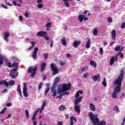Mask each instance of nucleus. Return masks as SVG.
Returning a JSON list of instances; mask_svg holds the SVG:
<instances>
[{
    "mask_svg": "<svg viewBox=\"0 0 125 125\" xmlns=\"http://www.w3.org/2000/svg\"><path fill=\"white\" fill-rule=\"evenodd\" d=\"M90 109L91 111H96V108L95 107V105L92 104H90Z\"/></svg>",
    "mask_w": 125,
    "mask_h": 125,
    "instance_id": "22",
    "label": "nucleus"
},
{
    "mask_svg": "<svg viewBox=\"0 0 125 125\" xmlns=\"http://www.w3.org/2000/svg\"><path fill=\"white\" fill-rule=\"evenodd\" d=\"M102 84L103 86L106 87L107 86V83H106V79L105 78H104V80L102 83Z\"/></svg>",
    "mask_w": 125,
    "mask_h": 125,
    "instance_id": "36",
    "label": "nucleus"
},
{
    "mask_svg": "<svg viewBox=\"0 0 125 125\" xmlns=\"http://www.w3.org/2000/svg\"><path fill=\"white\" fill-rule=\"evenodd\" d=\"M114 63H115V57H112L110 58L109 64L111 66H112V65H113V64H114Z\"/></svg>",
    "mask_w": 125,
    "mask_h": 125,
    "instance_id": "25",
    "label": "nucleus"
},
{
    "mask_svg": "<svg viewBox=\"0 0 125 125\" xmlns=\"http://www.w3.org/2000/svg\"><path fill=\"white\" fill-rule=\"evenodd\" d=\"M38 51H39V48H38V47H35L32 54V58H33V59L36 60L37 59V58H38V56H37V53Z\"/></svg>",
    "mask_w": 125,
    "mask_h": 125,
    "instance_id": "7",
    "label": "nucleus"
},
{
    "mask_svg": "<svg viewBox=\"0 0 125 125\" xmlns=\"http://www.w3.org/2000/svg\"><path fill=\"white\" fill-rule=\"evenodd\" d=\"M6 110V107L4 108L0 112V114H1V115H2V114H3V113H4V112H5Z\"/></svg>",
    "mask_w": 125,
    "mask_h": 125,
    "instance_id": "45",
    "label": "nucleus"
},
{
    "mask_svg": "<svg viewBox=\"0 0 125 125\" xmlns=\"http://www.w3.org/2000/svg\"><path fill=\"white\" fill-rule=\"evenodd\" d=\"M81 42L80 41H75L73 43V46L75 47L76 48L78 47V45H81Z\"/></svg>",
    "mask_w": 125,
    "mask_h": 125,
    "instance_id": "19",
    "label": "nucleus"
},
{
    "mask_svg": "<svg viewBox=\"0 0 125 125\" xmlns=\"http://www.w3.org/2000/svg\"><path fill=\"white\" fill-rule=\"evenodd\" d=\"M125 22H123L121 24V29H125Z\"/></svg>",
    "mask_w": 125,
    "mask_h": 125,
    "instance_id": "46",
    "label": "nucleus"
},
{
    "mask_svg": "<svg viewBox=\"0 0 125 125\" xmlns=\"http://www.w3.org/2000/svg\"><path fill=\"white\" fill-rule=\"evenodd\" d=\"M107 21L108 23H112V22H113V19H112V18H108L107 19Z\"/></svg>",
    "mask_w": 125,
    "mask_h": 125,
    "instance_id": "42",
    "label": "nucleus"
},
{
    "mask_svg": "<svg viewBox=\"0 0 125 125\" xmlns=\"http://www.w3.org/2000/svg\"><path fill=\"white\" fill-rule=\"evenodd\" d=\"M62 44L64 46H67V42H66V37H63L61 40Z\"/></svg>",
    "mask_w": 125,
    "mask_h": 125,
    "instance_id": "15",
    "label": "nucleus"
},
{
    "mask_svg": "<svg viewBox=\"0 0 125 125\" xmlns=\"http://www.w3.org/2000/svg\"><path fill=\"white\" fill-rule=\"evenodd\" d=\"M70 125H74V123H77V119L74 116H71L70 118Z\"/></svg>",
    "mask_w": 125,
    "mask_h": 125,
    "instance_id": "16",
    "label": "nucleus"
},
{
    "mask_svg": "<svg viewBox=\"0 0 125 125\" xmlns=\"http://www.w3.org/2000/svg\"><path fill=\"white\" fill-rule=\"evenodd\" d=\"M125 67L121 69V74L118 77H121V78H124V71H125Z\"/></svg>",
    "mask_w": 125,
    "mask_h": 125,
    "instance_id": "29",
    "label": "nucleus"
},
{
    "mask_svg": "<svg viewBox=\"0 0 125 125\" xmlns=\"http://www.w3.org/2000/svg\"><path fill=\"white\" fill-rule=\"evenodd\" d=\"M97 34H98V31L96 29H94L93 31V35L94 36H97Z\"/></svg>",
    "mask_w": 125,
    "mask_h": 125,
    "instance_id": "40",
    "label": "nucleus"
},
{
    "mask_svg": "<svg viewBox=\"0 0 125 125\" xmlns=\"http://www.w3.org/2000/svg\"><path fill=\"white\" fill-rule=\"evenodd\" d=\"M46 32L45 31H39L37 33V37H42L46 36Z\"/></svg>",
    "mask_w": 125,
    "mask_h": 125,
    "instance_id": "9",
    "label": "nucleus"
},
{
    "mask_svg": "<svg viewBox=\"0 0 125 125\" xmlns=\"http://www.w3.org/2000/svg\"><path fill=\"white\" fill-rule=\"evenodd\" d=\"M46 105V101H44L42 103V106L45 107Z\"/></svg>",
    "mask_w": 125,
    "mask_h": 125,
    "instance_id": "50",
    "label": "nucleus"
},
{
    "mask_svg": "<svg viewBox=\"0 0 125 125\" xmlns=\"http://www.w3.org/2000/svg\"><path fill=\"white\" fill-rule=\"evenodd\" d=\"M17 91L19 92L20 96L22 97V92L21 91V86L20 85L18 86Z\"/></svg>",
    "mask_w": 125,
    "mask_h": 125,
    "instance_id": "26",
    "label": "nucleus"
},
{
    "mask_svg": "<svg viewBox=\"0 0 125 125\" xmlns=\"http://www.w3.org/2000/svg\"><path fill=\"white\" fill-rule=\"evenodd\" d=\"M117 54L118 55H120L122 58H124V54H123L122 53H118Z\"/></svg>",
    "mask_w": 125,
    "mask_h": 125,
    "instance_id": "49",
    "label": "nucleus"
},
{
    "mask_svg": "<svg viewBox=\"0 0 125 125\" xmlns=\"http://www.w3.org/2000/svg\"><path fill=\"white\" fill-rule=\"evenodd\" d=\"M84 18V15H81L79 16L78 20H79V22H83V19Z\"/></svg>",
    "mask_w": 125,
    "mask_h": 125,
    "instance_id": "24",
    "label": "nucleus"
},
{
    "mask_svg": "<svg viewBox=\"0 0 125 125\" xmlns=\"http://www.w3.org/2000/svg\"><path fill=\"white\" fill-rule=\"evenodd\" d=\"M50 67L51 71H52L53 72L52 75H56L57 74H58L59 70L58 69V68L56 67V65L55 64V63H51Z\"/></svg>",
    "mask_w": 125,
    "mask_h": 125,
    "instance_id": "3",
    "label": "nucleus"
},
{
    "mask_svg": "<svg viewBox=\"0 0 125 125\" xmlns=\"http://www.w3.org/2000/svg\"><path fill=\"white\" fill-rule=\"evenodd\" d=\"M23 94L24 97H28V93H27V84L24 83L23 85Z\"/></svg>",
    "mask_w": 125,
    "mask_h": 125,
    "instance_id": "8",
    "label": "nucleus"
},
{
    "mask_svg": "<svg viewBox=\"0 0 125 125\" xmlns=\"http://www.w3.org/2000/svg\"><path fill=\"white\" fill-rule=\"evenodd\" d=\"M7 83L8 84V86H9V85H14V83H15V82H14V81H11Z\"/></svg>",
    "mask_w": 125,
    "mask_h": 125,
    "instance_id": "37",
    "label": "nucleus"
},
{
    "mask_svg": "<svg viewBox=\"0 0 125 125\" xmlns=\"http://www.w3.org/2000/svg\"><path fill=\"white\" fill-rule=\"evenodd\" d=\"M83 97H80L79 98L75 99L74 101V105H79V103H80Z\"/></svg>",
    "mask_w": 125,
    "mask_h": 125,
    "instance_id": "10",
    "label": "nucleus"
},
{
    "mask_svg": "<svg viewBox=\"0 0 125 125\" xmlns=\"http://www.w3.org/2000/svg\"><path fill=\"white\" fill-rule=\"evenodd\" d=\"M1 6H2V7L5 8V9H7L8 8L6 6H5V5L2 4V5H1Z\"/></svg>",
    "mask_w": 125,
    "mask_h": 125,
    "instance_id": "62",
    "label": "nucleus"
},
{
    "mask_svg": "<svg viewBox=\"0 0 125 125\" xmlns=\"http://www.w3.org/2000/svg\"><path fill=\"white\" fill-rule=\"evenodd\" d=\"M59 110L60 111H64V110H66V107L64 106L63 104H61L59 107Z\"/></svg>",
    "mask_w": 125,
    "mask_h": 125,
    "instance_id": "30",
    "label": "nucleus"
},
{
    "mask_svg": "<svg viewBox=\"0 0 125 125\" xmlns=\"http://www.w3.org/2000/svg\"><path fill=\"white\" fill-rule=\"evenodd\" d=\"M125 125V118L123 119V122L121 124V125Z\"/></svg>",
    "mask_w": 125,
    "mask_h": 125,
    "instance_id": "60",
    "label": "nucleus"
},
{
    "mask_svg": "<svg viewBox=\"0 0 125 125\" xmlns=\"http://www.w3.org/2000/svg\"><path fill=\"white\" fill-rule=\"evenodd\" d=\"M17 66H18V63H17L16 62H14L13 63V64L12 65V67H17Z\"/></svg>",
    "mask_w": 125,
    "mask_h": 125,
    "instance_id": "47",
    "label": "nucleus"
},
{
    "mask_svg": "<svg viewBox=\"0 0 125 125\" xmlns=\"http://www.w3.org/2000/svg\"><path fill=\"white\" fill-rule=\"evenodd\" d=\"M100 53L101 55H102V54H103L104 52H103V48H100Z\"/></svg>",
    "mask_w": 125,
    "mask_h": 125,
    "instance_id": "48",
    "label": "nucleus"
},
{
    "mask_svg": "<svg viewBox=\"0 0 125 125\" xmlns=\"http://www.w3.org/2000/svg\"><path fill=\"white\" fill-rule=\"evenodd\" d=\"M85 46L86 48H89V47H90V39H87V42H86Z\"/></svg>",
    "mask_w": 125,
    "mask_h": 125,
    "instance_id": "27",
    "label": "nucleus"
},
{
    "mask_svg": "<svg viewBox=\"0 0 125 125\" xmlns=\"http://www.w3.org/2000/svg\"><path fill=\"white\" fill-rule=\"evenodd\" d=\"M88 77H89V74H88V72H86L83 75V79H87Z\"/></svg>",
    "mask_w": 125,
    "mask_h": 125,
    "instance_id": "32",
    "label": "nucleus"
},
{
    "mask_svg": "<svg viewBox=\"0 0 125 125\" xmlns=\"http://www.w3.org/2000/svg\"><path fill=\"white\" fill-rule=\"evenodd\" d=\"M100 74H98V75H94L92 77V79L94 82H98L99 80H100Z\"/></svg>",
    "mask_w": 125,
    "mask_h": 125,
    "instance_id": "11",
    "label": "nucleus"
},
{
    "mask_svg": "<svg viewBox=\"0 0 125 125\" xmlns=\"http://www.w3.org/2000/svg\"><path fill=\"white\" fill-rule=\"evenodd\" d=\"M89 117L94 125H106L105 121H99V119L97 118V115H94L92 112H89Z\"/></svg>",
    "mask_w": 125,
    "mask_h": 125,
    "instance_id": "2",
    "label": "nucleus"
},
{
    "mask_svg": "<svg viewBox=\"0 0 125 125\" xmlns=\"http://www.w3.org/2000/svg\"><path fill=\"white\" fill-rule=\"evenodd\" d=\"M37 66H35L34 68L30 67L28 69V72L29 74H31V73H32H32L31 74V77H32V78H34L35 77V75H36V72H37Z\"/></svg>",
    "mask_w": 125,
    "mask_h": 125,
    "instance_id": "5",
    "label": "nucleus"
},
{
    "mask_svg": "<svg viewBox=\"0 0 125 125\" xmlns=\"http://www.w3.org/2000/svg\"><path fill=\"white\" fill-rule=\"evenodd\" d=\"M6 65L9 68L12 67V65H11V63L10 62H7Z\"/></svg>",
    "mask_w": 125,
    "mask_h": 125,
    "instance_id": "43",
    "label": "nucleus"
},
{
    "mask_svg": "<svg viewBox=\"0 0 125 125\" xmlns=\"http://www.w3.org/2000/svg\"><path fill=\"white\" fill-rule=\"evenodd\" d=\"M66 57L67 58H69V57H72V56H71V55L70 54H66Z\"/></svg>",
    "mask_w": 125,
    "mask_h": 125,
    "instance_id": "64",
    "label": "nucleus"
},
{
    "mask_svg": "<svg viewBox=\"0 0 125 125\" xmlns=\"http://www.w3.org/2000/svg\"><path fill=\"white\" fill-rule=\"evenodd\" d=\"M90 64L91 66H93L94 68H96V66H97L95 62H93V61H91L90 62Z\"/></svg>",
    "mask_w": 125,
    "mask_h": 125,
    "instance_id": "28",
    "label": "nucleus"
},
{
    "mask_svg": "<svg viewBox=\"0 0 125 125\" xmlns=\"http://www.w3.org/2000/svg\"><path fill=\"white\" fill-rule=\"evenodd\" d=\"M9 33H7V32H6L5 33V36H4V40H6V39H7L9 37Z\"/></svg>",
    "mask_w": 125,
    "mask_h": 125,
    "instance_id": "39",
    "label": "nucleus"
},
{
    "mask_svg": "<svg viewBox=\"0 0 125 125\" xmlns=\"http://www.w3.org/2000/svg\"><path fill=\"white\" fill-rule=\"evenodd\" d=\"M124 80V78L121 76H118V78L116 79L115 81L114 82V84H116V86H122V82Z\"/></svg>",
    "mask_w": 125,
    "mask_h": 125,
    "instance_id": "4",
    "label": "nucleus"
},
{
    "mask_svg": "<svg viewBox=\"0 0 125 125\" xmlns=\"http://www.w3.org/2000/svg\"><path fill=\"white\" fill-rule=\"evenodd\" d=\"M7 107H11L12 106V104L11 103H8L6 104Z\"/></svg>",
    "mask_w": 125,
    "mask_h": 125,
    "instance_id": "53",
    "label": "nucleus"
},
{
    "mask_svg": "<svg viewBox=\"0 0 125 125\" xmlns=\"http://www.w3.org/2000/svg\"><path fill=\"white\" fill-rule=\"evenodd\" d=\"M42 88V83H39V86H38V90H40Z\"/></svg>",
    "mask_w": 125,
    "mask_h": 125,
    "instance_id": "59",
    "label": "nucleus"
},
{
    "mask_svg": "<svg viewBox=\"0 0 125 125\" xmlns=\"http://www.w3.org/2000/svg\"><path fill=\"white\" fill-rule=\"evenodd\" d=\"M111 39L113 40V41H115L116 40V30L114 29L112 30L111 33Z\"/></svg>",
    "mask_w": 125,
    "mask_h": 125,
    "instance_id": "13",
    "label": "nucleus"
},
{
    "mask_svg": "<svg viewBox=\"0 0 125 125\" xmlns=\"http://www.w3.org/2000/svg\"><path fill=\"white\" fill-rule=\"evenodd\" d=\"M64 5H65L66 7H70V5L69 4V3L65 2Z\"/></svg>",
    "mask_w": 125,
    "mask_h": 125,
    "instance_id": "54",
    "label": "nucleus"
},
{
    "mask_svg": "<svg viewBox=\"0 0 125 125\" xmlns=\"http://www.w3.org/2000/svg\"><path fill=\"white\" fill-rule=\"evenodd\" d=\"M71 83H68L67 84L64 83L62 85V87L58 89L57 94H60L56 97L57 99H61L62 96L64 95H68L70 92H67V90L71 89Z\"/></svg>",
    "mask_w": 125,
    "mask_h": 125,
    "instance_id": "1",
    "label": "nucleus"
},
{
    "mask_svg": "<svg viewBox=\"0 0 125 125\" xmlns=\"http://www.w3.org/2000/svg\"><path fill=\"white\" fill-rule=\"evenodd\" d=\"M75 97L76 98H79V97H80V94L78 93V92L76 93Z\"/></svg>",
    "mask_w": 125,
    "mask_h": 125,
    "instance_id": "52",
    "label": "nucleus"
},
{
    "mask_svg": "<svg viewBox=\"0 0 125 125\" xmlns=\"http://www.w3.org/2000/svg\"><path fill=\"white\" fill-rule=\"evenodd\" d=\"M118 56H119V55L117 54L116 55L115 57H114L115 61H118Z\"/></svg>",
    "mask_w": 125,
    "mask_h": 125,
    "instance_id": "58",
    "label": "nucleus"
},
{
    "mask_svg": "<svg viewBox=\"0 0 125 125\" xmlns=\"http://www.w3.org/2000/svg\"><path fill=\"white\" fill-rule=\"evenodd\" d=\"M43 56H44V58H45V59H47V58H48V54L44 53L43 54Z\"/></svg>",
    "mask_w": 125,
    "mask_h": 125,
    "instance_id": "44",
    "label": "nucleus"
},
{
    "mask_svg": "<svg viewBox=\"0 0 125 125\" xmlns=\"http://www.w3.org/2000/svg\"><path fill=\"white\" fill-rule=\"evenodd\" d=\"M31 43L32 44V46H31L32 48L34 47L35 44H36V42H31Z\"/></svg>",
    "mask_w": 125,
    "mask_h": 125,
    "instance_id": "57",
    "label": "nucleus"
},
{
    "mask_svg": "<svg viewBox=\"0 0 125 125\" xmlns=\"http://www.w3.org/2000/svg\"><path fill=\"white\" fill-rule=\"evenodd\" d=\"M121 87L120 86H116L114 88V92H116V93H119V92L121 91Z\"/></svg>",
    "mask_w": 125,
    "mask_h": 125,
    "instance_id": "20",
    "label": "nucleus"
},
{
    "mask_svg": "<svg viewBox=\"0 0 125 125\" xmlns=\"http://www.w3.org/2000/svg\"><path fill=\"white\" fill-rule=\"evenodd\" d=\"M58 125H63V122L58 121Z\"/></svg>",
    "mask_w": 125,
    "mask_h": 125,
    "instance_id": "56",
    "label": "nucleus"
},
{
    "mask_svg": "<svg viewBox=\"0 0 125 125\" xmlns=\"http://www.w3.org/2000/svg\"><path fill=\"white\" fill-rule=\"evenodd\" d=\"M49 92V87H47L46 88L45 91L44 92V95L46 96L47 95V93Z\"/></svg>",
    "mask_w": 125,
    "mask_h": 125,
    "instance_id": "38",
    "label": "nucleus"
},
{
    "mask_svg": "<svg viewBox=\"0 0 125 125\" xmlns=\"http://www.w3.org/2000/svg\"><path fill=\"white\" fill-rule=\"evenodd\" d=\"M115 51H119V52H122L123 50V47H121L120 45H117L116 47L115 48Z\"/></svg>",
    "mask_w": 125,
    "mask_h": 125,
    "instance_id": "18",
    "label": "nucleus"
},
{
    "mask_svg": "<svg viewBox=\"0 0 125 125\" xmlns=\"http://www.w3.org/2000/svg\"><path fill=\"white\" fill-rule=\"evenodd\" d=\"M75 111L77 113H80L81 112V106L79 104H74Z\"/></svg>",
    "mask_w": 125,
    "mask_h": 125,
    "instance_id": "12",
    "label": "nucleus"
},
{
    "mask_svg": "<svg viewBox=\"0 0 125 125\" xmlns=\"http://www.w3.org/2000/svg\"><path fill=\"white\" fill-rule=\"evenodd\" d=\"M51 92L53 93V97H55L57 95V92H56V89L55 86H53L51 88Z\"/></svg>",
    "mask_w": 125,
    "mask_h": 125,
    "instance_id": "14",
    "label": "nucleus"
},
{
    "mask_svg": "<svg viewBox=\"0 0 125 125\" xmlns=\"http://www.w3.org/2000/svg\"><path fill=\"white\" fill-rule=\"evenodd\" d=\"M59 81H60V78L56 77L53 83V86L55 87V86H56V84H57V83H59Z\"/></svg>",
    "mask_w": 125,
    "mask_h": 125,
    "instance_id": "21",
    "label": "nucleus"
},
{
    "mask_svg": "<svg viewBox=\"0 0 125 125\" xmlns=\"http://www.w3.org/2000/svg\"><path fill=\"white\" fill-rule=\"evenodd\" d=\"M113 111H115L117 113H119L120 112L119 107H118L117 106H115L113 107Z\"/></svg>",
    "mask_w": 125,
    "mask_h": 125,
    "instance_id": "35",
    "label": "nucleus"
},
{
    "mask_svg": "<svg viewBox=\"0 0 125 125\" xmlns=\"http://www.w3.org/2000/svg\"><path fill=\"white\" fill-rule=\"evenodd\" d=\"M10 75L12 78V79H16V77L18 76V73L16 72V69H12L10 72Z\"/></svg>",
    "mask_w": 125,
    "mask_h": 125,
    "instance_id": "6",
    "label": "nucleus"
},
{
    "mask_svg": "<svg viewBox=\"0 0 125 125\" xmlns=\"http://www.w3.org/2000/svg\"><path fill=\"white\" fill-rule=\"evenodd\" d=\"M51 27V23H48L46 25V30L47 31H49L50 30V28Z\"/></svg>",
    "mask_w": 125,
    "mask_h": 125,
    "instance_id": "31",
    "label": "nucleus"
},
{
    "mask_svg": "<svg viewBox=\"0 0 125 125\" xmlns=\"http://www.w3.org/2000/svg\"><path fill=\"white\" fill-rule=\"evenodd\" d=\"M2 84L3 85H5V86H8V83L7 82H6V81H3V80L0 82V85H2Z\"/></svg>",
    "mask_w": 125,
    "mask_h": 125,
    "instance_id": "23",
    "label": "nucleus"
},
{
    "mask_svg": "<svg viewBox=\"0 0 125 125\" xmlns=\"http://www.w3.org/2000/svg\"><path fill=\"white\" fill-rule=\"evenodd\" d=\"M25 115L26 116L27 119H29V111H28V110H25Z\"/></svg>",
    "mask_w": 125,
    "mask_h": 125,
    "instance_id": "41",
    "label": "nucleus"
},
{
    "mask_svg": "<svg viewBox=\"0 0 125 125\" xmlns=\"http://www.w3.org/2000/svg\"><path fill=\"white\" fill-rule=\"evenodd\" d=\"M46 67V63L43 62L41 64V72H43L45 70V67Z\"/></svg>",
    "mask_w": 125,
    "mask_h": 125,
    "instance_id": "17",
    "label": "nucleus"
},
{
    "mask_svg": "<svg viewBox=\"0 0 125 125\" xmlns=\"http://www.w3.org/2000/svg\"><path fill=\"white\" fill-rule=\"evenodd\" d=\"M85 67H83L81 69V73H83V72H85Z\"/></svg>",
    "mask_w": 125,
    "mask_h": 125,
    "instance_id": "61",
    "label": "nucleus"
},
{
    "mask_svg": "<svg viewBox=\"0 0 125 125\" xmlns=\"http://www.w3.org/2000/svg\"><path fill=\"white\" fill-rule=\"evenodd\" d=\"M3 64V57L0 55V65Z\"/></svg>",
    "mask_w": 125,
    "mask_h": 125,
    "instance_id": "34",
    "label": "nucleus"
},
{
    "mask_svg": "<svg viewBox=\"0 0 125 125\" xmlns=\"http://www.w3.org/2000/svg\"><path fill=\"white\" fill-rule=\"evenodd\" d=\"M39 112V110H36L34 113L33 114V116H37V114H38V113Z\"/></svg>",
    "mask_w": 125,
    "mask_h": 125,
    "instance_id": "63",
    "label": "nucleus"
},
{
    "mask_svg": "<svg viewBox=\"0 0 125 125\" xmlns=\"http://www.w3.org/2000/svg\"><path fill=\"white\" fill-rule=\"evenodd\" d=\"M42 4H39L37 6V7H38V8H42Z\"/></svg>",
    "mask_w": 125,
    "mask_h": 125,
    "instance_id": "51",
    "label": "nucleus"
},
{
    "mask_svg": "<svg viewBox=\"0 0 125 125\" xmlns=\"http://www.w3.org/2000/svg\"><path fill=\"white\" fill-rule=\"evenodd\" d=\"M65 64V62H60V65L61 66H64Z\"/></svg>",
    "mask_w": 125,
    "mask_h": 125,
    "instance_id": "55",
    "label": "nucleus"
},
{
    "mask_svg": "<svg viewBox=\"0 0 125 125\" xmlns=\"http://www.w3.org/2000/svg\"><path fill=\"white\" fill-rule=\"evenodd\" d=\"M118 95V93L116 92H113L112 94V98H114L115 99H117V96Z\"/></svg>",
    "mask_w": 125,
    "mask_h": 125,
    "instance_id": "33",
    "label": "nucleus"
}]
</instances>
